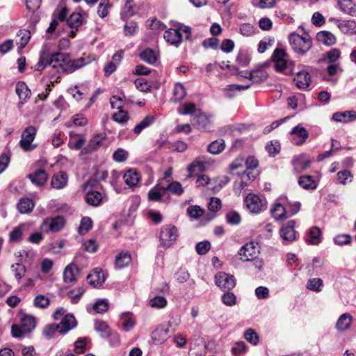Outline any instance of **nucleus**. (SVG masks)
I'll return each instance as SVG.
<instances>
[{"mask_svg": "<svg viewBox=\"0 0 356 356\" xmlns=\"http://www.w3.org/2000/svg\"><path fill=\"white\" fill-rule=\"evenodd\" d=\"M84 291L85 290L82 287H79L69 291L67 296L71 299L72 303H77Z\"/></svg>", "mask_w": 356, "mask_h": 356, "instance_id": "nucleus-56", "label": "nucleus"}, {"mask_svg": "<svg viewBox=\"0 0 356 356\" xmlns=\"http://www.w3.org/2000/svg\"><path fill=\"white\" fill-rule=\"evenodd\" d=\"M86 200L87 203L91 206H99L102 200L103 196L101 193L96 191H88L86 195Z\"/></svg>", "mask_w": 356, "mask_h": 356, "instance_id": "nucleus-30", "label": "nucleus"}, {"mask_svg": "<svg viewBox=\"0 0 356 356\" xmlns=\"http://www.w3.org/2000/svg\"><path fill=\"white\" fill-rule=\"evenodd\" d=\"M49 298L44 295H38L33 300L34 306L38 308L44 309L49 305Z\"/></svg>", "mask_w": 356, "mask_h": 356, "instance_id": "nucleus-49", "label": "nucleus"}, {"mask_svg": "<svg viewBox=\"0 0 356 356\" xmlns=\"http://www.w3.org/2000/svg\"><path fill=\"white\" fill-rule=\"evenodd\" d=\"M290 134L293 136V143L297 145H300L305 143L309 137V133L305 128L298 124L294 127Z\"/></svg>", "mask_w": 356, "mask_h": 356, "instance_id": "nucleus-11", "label": "nucleus"}, {"mask_svg": "<svg viewBox=\"0 0 356 356\" xmlns=\"http://www.w3.org/2000/svg\"><path fill=\"white\" fill-rule=\"evenodd\" d=\"M247 208L252 213H259L261 209V201L259 196L249 194L245 199Z\"/></svg>", "mask_w": 356, "mask_h": 356, "instance_id": "nucleus-15", "label": "nucleus"}, {"mask_svg": "<svg viewBox=\"0 0 356 356\" xmlns=\"http://www.w3.org/2000/svg\"><path fill=\"white\" fill-rule=\"evenodd\" d=\"M133 0H127L124 8L121 13V17L123 20L131 16H133L135 13V10L132 6Z\"/></svg>", "mask_w": 356, "mask_h": 356, "instance_id": "nucleus-48", "label": "nucleus"}, {"mask_svg": "<svg viewBox=\"0 0 356 356\" xmlns=\"http://www.w3.org/2000/svg\"><path fill=\"white\" fill-rule=\"evenodd\" d=\"M92 227V221L89 217H83L81 219L79 227V232L81 235L86 234L90 229Z\"/></svg>", "mask_w": 356, "mask_h": 356, "instance_id": "nucleus-46", "label": "nucleus"}, {"mask_svg": "<svg viewBox=\"0 0 356 356\" xmlns=\"http://www.w3.org/2000/svg\"><path fill=\"white\" fill-rule=\"evenodd\" d=\"M135 86L137 89L142 92H149L151 90V86L144 78H138L135 80Z\"/></svg>", "mask_w": 356, "mask_h": 356, "instance_id": "nucleus-55", "label": "nucleus"}, {"mask_svg": "<svg viewBox=\"0 0 356 356\" xmlns=\"http://www.w3.org/2000/svg\"><path fill=\"white\" fill-rule=\"evenodd\" d=\"M226 219L228 223L232 225H238L241 222V216L236 211H232L227 214Z\"/></svg>", "mask_w": 356, "mask_h": 356, "instance_id": "nucleus-63", "label": "nucleus"}, {"mask_svg": "<svg viewBox=\"0 0 356 356\" xmlns=\"http://www.w3.org/2000/svg\"><path fill=\"white\" fill-rule=\"evenodd\" d=\"M332 120L336 122L348 123L356 120V111H348L337 112L332 115Z\"/></svg>", "mask_w": 356, "mask_h": 356, "instance_id": "nucleus-20", "label": "nucleus"}, {"mask_svg": "<svg viewBox=\"0 0 356 356\" xmlns=\"http://www.w3.org/2000/svg\"><path fill=\"white\" fill-rule=\"evenodd\" d=\"M259 247L257 243L253 242L248 243L243 245L238 251L241 259L243 261H251L257 254L259 253Z\"/></svg>", "mask_w": 356, "mask_h": 356, "instance_id": "nucleus-9", "label": "nucleus"}, {"mask_svg": "<svg viewBox=\"0 0 356 356\" xmlns=\"http://www.w3.org/2000/svg\"><path fill=\"white\" fill-rule=\"evenodd\" d=\"M137 23L131 21L124 26V33L126 36L134 35L137 31Z\"/></svg>", "mask_w": 356, "mask_h": 356, "instance_id": "nucleus-62", "label": "nucleus"}, {"mask_svg": "<svg viewBox=\"0 0 356 356\" xmlns=\"http://www.w3.org/2000/svg\"><path fill=\"white\" fill-rule=\"evenodd\" d=\"M36 132L37 129L33 126H29L22 132L19 145L24 151H31L35 148V146L31 143L35 139Z\"/></svg>", "mask_w": 356, "mask_h": 356, "instance_id": "nucleus-7", "label": "nucleus"}, {"mask_svg": "<svg viewBox=\"0 0 356 356\" xmlns=\"http://www.w3.org/2000/svg\"><path fill=\"white\" fill-rule=\"evenodd\" d=\"M59 326L58 324H49L45 326L43 333L47 339H50L53 337L56 332H59Z\"/></svg>", "mask_w": 356, "mask_h": 356, "instance_id": "nucleus-57", "label": "nucleus"}, {"mask_svg": "<svg viewBox=\"0 0 356 356\" xmlns=\"http://www.w3.org/2000/svg\"><path fill=\"white\" fill-rule=\"evenodd\" d=\"M244 337L248 342L253 345H257L259 343V336L252 328H249L245 331Z\"/></svg>", "mask_w": 356, "mask_h": 356, "instance_id": "nucleus-52", "label": "nucleus"}, {"mask_svg": "<svg viewBox=\"0 0 356 356\" xmlns=\"http://www.w3.org/2000/svg\"><path fill=\"white\" fill-rule=\"evenodd\" d=\"M294 81H296V84L299 88L305 89L310 84V74L307 72H299L294 78Z\"/></svg>", "mask_w": 356, "mask_h": 356, "instance_id": "nucleus-28", "label": "nucleus"}, {"mask_svg": "<svg viewBox=\"0 0 356 356\" xmlns=\"http://www.w3.org/2000/svg\"><path fill=\"white\" fill-rule=\"evenodd\" d=\"M92 308L97 313H104L108 310V303L105 299L99 300L94 304Z\"/></svg>", "mask_w": 356, "mask_h": 356, "instance_id": "nucleus-59", "label": "nucleus"}, {"mask_svg": "<svg viewBox=\"0 0 356 356\" xmlns=\"http://www.w3.org/2000/svg\"><path fill=\"white\" fill-rule=\"evenodd\" d=\"M33 207L34 203L29 198H22L17 204V209L21 213H30Z\"/></svg>", "mask_w": 356, "mask_h": 356, "instance_id": "nucleus-35", "label": "nucleus"}, {"mask_svg": "<svg viewBox=\"0 0 356 356\" xmlns=\"http://www.w3.org/2000/svg\"><path fill=\"white\" fill-rule=\"evenodd\" d=\"M192 124L197 129L204 131L210 130L212 127L209 116L200 111L195 115Z\"/></svg>", "mask_w": 356, "mask_h": 356, "instance_id": "nucleus-10", "label": "nucleus"}, {"mask_svg": "<svg viewBox=\"0 0 356 356\" xmlns=\"http://www.w3.org/2000/svg\"><path fill=\"white\" fill-rule=\"evenodd\" d=\"M289 41L293 50L300 55H305L312 47V38L306 33L302 35L291 33L289 36Z\"/></svg>", "mask_w": 356, "mask_h": 356, "instance_id": "nucleus-3", "label": "nucleus"}, {"mask_svg": "<svg viewBox=\"0 0 356 356\" xmlns=\"http://www.w3.org/2000/svg\"><path fill=\"white\" fill-rule=\"evenodd\" d=\"M181 32L185 34L186 40H190L191 32L188 26H184V28L177 29H170L165 31L163 38L168 42L177 47L182 40Z\"/></svg>", "mask_w": 356, "mask_h": 356, "instance_id": "nucleus-6", "label": "nucleus"}, {"mask_svg": "<svg viewBox=\"0 0 356 356\" xmlns=\"http://www.w3.org/2000/svg\"><path fill=\"white\" fill-rule=\"evenodd\" d=\"M353 321V316L349 313L343 314L336 323V328L338 331L348 330Z\"/></svg>", "mask_w": 356, "mask_h": 356, "instance_id": "nucleus-25", "label": "nucleus"}, {"mask_svg": "<svg viewBox=\"0 0 356 356\" xmlns=\"http://www.w3.org/2000/svg\"><path fill=\"white\" fill-rule=\"evenodd\" d=\"M94 328L103 339H108L111 334V330L105 321L96 320L95 321Z\"/></svg>", "mask_w": 356, "mask_h": 356, "instance_id": "nucleus-26", "label": "nucleus"}, {"mask_svg": "<svg viewBox=\"0 0 356 356\" xmlns=\"http://www.w3.org/2000/svg\"><path fill=\"white\" fill-rule=\"evenodd\" d=\"M338 4L342 12L351 16H356V4L352 0H339Z\"/></svg>", "mask_w": 356, "mask_h": 356, "instance_id": "nucleus-27", "label": "nucleus"}, {"mask_svg": "<svg viewBox=\"0 0 356 356\" xmlns=\"http://www.w3.org/2000/svg\"><path fill=\"white\" fill-rule=\"evenodd\" d=\"M83 16L88 17L85 12H83V14L79 12L72 13L69 18L67 19V25L72 29H77L83 22Z\"/></svg>", "mask_w": 356, "mask_h": 356, "instance_id": "nucleus-23", "label": "nucleus"}, {"mask_svg": "<svg viewBox=\"0 0 356 356\" xmlns=\"http://www.w3.org/2000/svg\"><path fill=\"white\" fill-rule=\"evenodd\" d=\"M165 193L170 191L171 193L176 195H181L184 193V188L181 184L177 181L168 183L166 186L164 185Z\"/></svg>", "mask_w": 356, "mask_h": 356, "instance_id": "nucleus-40", "label": "nucleus"}, {"mask_svg": "<svg viewBox=\"0 0 356 356\" xmlns=\"http://www.w3.org/2000/svg\"><path fill=\"white\" fill-rule=\"evenodd\" d=\"M79 272V268L75 264L68 265L63 272V280L65 283L73 285L76 282V273Z\"/></svg>", "mask_w": 356, "mask_h": 356, "instance_id": "nucleus-21", "label": "nucleus"}, {"mask_svg": "<svg viewBox=\"0 0 356 356\" xmlns=\"http://www.w3.org/2000/svg\"><path fill=\"white\" fill-rule=\"evenodd\" d=\"M293 163L296 170H305L309 168L312 161L305 159L303 155H300L293 159Z\"/></svg>", "mask_w": 356, "mask_h": 356, "instance_id": "nucleus-36", "label": "nucleus"}, {"mask_svg": "<svg viewBox=\"0 0 356 356\" xmlns=\"http://www.w3.org/2000/svg\"><path fill=\"white\" fill-rule=\"evenodd\" d=\"M271 213L276 220L286 218V209L281 204H276L275 207L271 210Z\"/></svg>", "mask_w": 356, "mask_h": 356, "instance_id": "nucleus-42", "label": "nucleus"}, {"mask_svg": "<svg viewBox=\"0 0 356 356\" xmlns=\"http://www.w3.org/2000/svg\"><path fill=\"white\" fill-rule=\"evenodd\" d=\"M128 152L122 148H118L114 152L113 159L116 162L122 163L125 161L128 158Z\"/></svg>", "mask_w": 356, "mask_h": 356, "instance_id": "nucleus-54", "label": "nucleus"}, {"mask_svg": "<svg viewBox=\"0 0 356 356\" xmlns=\"http://www.w3.org/2000/svg\"><path fill=\"white\" fill-rule=\"evenodd\" d=\"M123 178L125 184L130 187L136 186L140 180L138 172L132 169L128 170L124 173Z\"/></svg>", "mask_w": 356, "mask_h": 356, "instance_id": "nucleus-32", "label": "nucleus"}, {"mask_svg": "<svg viewBox=\"0 0 356 356\" xmlns=\"http://www.w3.org/2000/svg\"><path fill=\"white\" fill-rule=\"evenodd\" d=\"M63 56L60 52L51 54V55L45 51L40 52L38 63L35 66V70L42 72L47 66H51L53 72H49L51 79H54L56 74L60 73L59 62L63 60Z\"/></svg>", "mask_w": 356, "mask_h": 356, "instance_id": "nucleus-1", "label": "nucleus"}, {"mask_svg": "<svg viewBox=\"0 0 356 356\" xmlns=\"http://www.w3.org/2000/svg\"><path fill=\"white\" fill-rule=\"evenodd\" d=\"M295 221L290 220L284 225L280 230L281 237L287 241H293L296 238V232L294 230Z\"/></svg>", "mask_w": 356, "mask_h": 356, "instance_id": "nucleus-19", "label": "nucleus"}, {"mask_svg": "<svg viewBox=\"0 0 356 356\" xmlns=\"http://www.w3.org/2000/svg\"><path fill=\"white\" fill-rule=\"evenodd\" d=\"M298 184L306 190H313L316 188V184L312 176L302 175L298 179Z\"/></svg>", "mask_w": 356, "mask_h": 356, "instance_id": "nucleus-37", "label": "nucleus"}, {"mask_svg": "<svg viewBox=\"0 0 356 356\" xmlns=\"http://www.w3.org/2000/svg\"><path fill=\"white\" fill-rule=\"evenodd\" d=\"M225 149V142L223 140H216L210 143L207 147V150L212 154H218Z\"/></svg>", "mask_w": 356, "mask_h": 356, "instance_id": "nucleus-39", "label": "nucleus"}, {"mask_svg": "<svg viewBox=\"0 0 356 356\" xmlns=\"http://www.w3.org/2000/svg\"><path fill=\"white\" fill-rule=\"evenodd\" d=\"M323 286V282L321 278H313L308 280L307 288L310 291L320 292Z\"/></svg>", "mask_w": 356, "mask_h": 356, "instance_id": "nucleus-43", "label": "nucleus"}, {"mask_svg": "<svg viewBox=\"0 0 356 356\" xmlns=\"http://www.w3.org/2000/svg\"><path fill=\"white\" fill-rule=\"evenodd\" d=\"M186 95V92L184 86L180 83H177L173 89V97L172 98V101L175 103L179 102L185 97Z\"/></svg>", "mask_w": 356, "mask_h": 356, "instance_id": "nucleus-38", "label": "nucleus"}, {"mask_svg": "<svg viewBox=\"0 0 356 356\" xmlns=\"http://www.w3.org/2000/svg\"><path fill=\"white\" fill-rule=\"evenodd\" d=\"M168 338V330L157 327L152 333V339L155 344H161Z\"/></svg>", "mask_w": 356, "mask_h": 356, "instance_id": "nucleus-24", "label": "nucleus"}, {"mask_svg": "<svg viewBox=\"0 0 356 356\" xmlns=\"http://www.w3.org/2000/svg\"><path fill=\"white\" fill-rule=\"evenodd\" d=\"M341 55L339 49L337 48L332 49L327 51L323 56L324 60H327L330 63H334L337 61Z\"/></svg>", "mask_w": 356, "mask_h": 356, "instance_id": "nucleus-51", "label": "nucleus"}, {"mask_svg": "<svg viewBox=\"0 0 356 356\" xmlns=\"http://www.w3.org/2000/svg\"><path fill=\"white\" fill-rule=\"evenodd\" d=\"M211 248V243L208 241L199 242L195 245V250L198 254L204 255L208 252Z\"/></svg>", "mask_w": 356, "mask_h": 356, "instance_id": "nucleus-53", "label": "nucleus"}, {"mask_svg": "<svg viewBox=\"0 0 356 356\" xmlns=\"http://www.w3.org/2000/svg\"><path fill=\"white\" fill-rule=\"evenodd\" d=\"M15 271V276L17 280H21L25 275L26 267L21 264H15L12 266Z\"/></svg>", "mask_w": 356, "mask_h": 356, "instance_id": "nucleus-64", "label": "nucleus"}, {"mask_svg": "<svg viewBox=\"0 0 356 356\" xmlns=\"http://www.w3.org/2000/svg\"><path fill=\"white\" fill-rule=\"evenodd\" d=\"M118 110L119 111L118 113H115L113 115V116H112L113 120H115V122L121 123V124L125 123L129 119V115H128L127 112L124 111L122 108L118 109Z\"/></svg>", "mask_w": 356, "mask_h": 356, "instance_id": "nucleus-60", "label": "nucleus"}, {"mask_svg": "<svg viewBox=\"0 0 356 356\" xmlns=\"http://www.w3.org/2000/svg\"><path fill=\"white\" fill-rule=\"evenodd\" d=\"M310 240L309 243L312 245H318L321 243V229L318 227H312L309 232Z\"/></svg>", "mask_w": 356, "mask_h": 356, "instance_id": "nucleus-44", "label": "nucleus"}, {"mask_svg": "<svg viewBox=\"0 0 356 356\" xmlns=\"http://www.w3.org/2000/svg\"><path fill=\"white\" fill-rule=\"evenodd\" d=\"M88 283L94 286H101L106 280V277L102 269L95 268L91 273L87 276Z\"/></svg>", "mask_w": 356, "mask_h": 356, "instance_id": "nucleus-14", "label": "nucleus"}, {"mask_svg": "<svg viewBox=\"0 0 356 356\" xmlns=\"http://www.w3.org/2000/svg\"><path fill=\"white\" fill-rule=\"evenodd\" d=\"M196 111V106L193 103H185L181 108L179 109V113L181 115H191Z\"/></svg>", "mask_w": 356, "mask_h": 356, "instance_id": "nucleus-61", "label": "nucleus"}, {"mask_svg": "<svg viewBox=\"0 0 356 356\" xmlns=\"http://www.w3.org/2000/svg\"><path fill=\"white\" fill-rule=\"evenodd\" d=\"M164 185L161 182H158L149 191L147 197L149 201L161 202L163 197L165 194Z\"/></svg>", "mask_w": 356, "mask_h": 356, "instance_id": "nucleus-12", "label": "nucleus"}, {"mask_svg": "<svg viewBox=\"0 0 356 356\" xmlns=\"http://www.w3.org/2000/svg\"><path fill=\"white\" fill-rule=\"evenodd\" d=\"M58 325L60 328L59 333L64 334L72 328L75 327L77 325V322L73 315L67 314L62 318L60 323Z\"/></svg>", "mask_w": 356, "mask_h": 356, "instance_id": "nucleus-13", "label": "nucleus"}, {"mask_svg": "<svg viewBox=\"0 0 356 356\" xmlns=\"http://www.w3.org/2000/svg\"><path fill=\"white\" fill-rule=\"evenodd\" d=\"M15 92L17 94L19 98L22 101H26L30 98L31 90L23 81H19L17 83L15 86Z\"/></svg>", "mask_w": 356, "mask_h": 356, "instance_id": "nucleus-31", "label": "nucleus"}, {"mask_svg": "<svg viewBox=\"0 0 356 356\" xmlns=\"http://www.w3.org/2000/svg\"><path fill=\"white\" fill-rule=\"evenodd\" d=\"M60 54L63 56V60L59 62L60 73H72L90 63L94 60V58L86 54H83L81 57L76 59H70L68 54L60 53Z\"/></svg>", "mask_w": 356, "mask_h": 356, "instance_id": "nucleus-2", "label": "nucleus"}, {"mask_svg": "<svg viewBox=\"0 0 356 356\" xmlns=\"http://www.w3.org/2000/svg\"><path fill=\"white\" fill-rule=\"evenodd\" d=\"M316 40L327 46L334 44L336 42L335 36L329 31H323L316 34Z\"/></svg>", "mask_w": 356, "mask_h": 356, "instance_id": "nucleus-29", "label": "nucleus"}, {"mask_svg": "<svg viewBox=\"0 0 356 356\" xmlns=\"http://www.w3.org/2000/svg\"><path fill=\"white\" fill-rule=\"evenodd\" d=\"M338 26L340 30L346 34L356 32V22L354 20L339 21Z\"/></svg>", "mask_w": 356, "mask_h": 356, "instance_id": "nucleus-34", "label": "nucleus"}, {"mask_svg": "<svg viewBox=\"0 0 356 356\" xmlns=\"http://www.w3.org/2000/svg\"><path fill=\"white\" fill-rule=\"evenodd\" d=\"M35 318L24 314L20 319V325L13 324L11 327V333L13 337L21 338L26 333L31 332L35 327Z\"/></svg>", "mask_w": 356, "mask_h": 356, "instance_id": "nucleus-4", "label": "nucleus"}, {"mask_svg": "<svg viewBox=\"0 0 356 356\" xmlns=\"http://www.w3.org/2000/svg\"><path fill=\"white\" fill-rule=\"evenodd\" d=\"M205 164L209 165L210 162L204 161V156H200L188 165V170L191 174L204 172Z\"/></svg>", "mask_w": 356, "mask_h": 356, "instance_id": "nucleus-22", "label": "nucleus"}, {"mask_svg": "<svg viewBox=\"0 0 356 356\" xmlns=\"http://www.w3.org/2000/svg\"><path fill=\"white\" fill-rule=\"evenodd\" d=\"M27 177L31 181V182L38 186H43L48 179V175L45 170L39 168L36 170L33 173L28 175Z\"/></svg>", "mask_w": 356, "mask_h": 356, "instance_id": "nucleus-16", "label": "nucleus"}, {"mask_svg": "<svg viewBox=\"0 0 356 356\" xmlns=\"http://www.w3.org/2000/svg\"><path fill=\"white\" fill-rule=\"evenodd\" d=\"M140 58L148 64H154L156 61L155 51L152 49L147 48L140 54Z\"/></svg>", "mask_w": 356, "mask_h": 356, "instance_id": "nucleus-41", "label": "nucleus"}, {"mask_svg": "<svg viewBox=\"0 0 356 356\" xmlns=\"http://www.w3.org/2000/svg\"><path fill=\"white\" fill-rule=\"evenodd\" d=\"M112 7V5L109 3V0H101L97 9L98 15L104 18L108 15V9Z\"/></svg>", "mask_w": 356, "mask_h": 356, "instance_id": "nucleus-47", "label": "nucleus"}, {"mask_svg": "<svg viewBox=\"0 0 356 356\" xmlns=\"http://www.w3.org/2000/svg\"><path fill=\"white\" fill-rule=\"evenodd\" d=\"M215 282L223 291H230L236 285L234 277L225 272H220L216 275Z\"/></svg>", "mask_w": 356, "mask_h": 356, "instance_id": "nucleus-8", "label": "nucleus"}, {"mask_svg": "<svg viewBox=\"0 0 356 356\" xmlns=\"http://www.w3.org/2000/svg\"><path fill=\"white\" fill-rule=\"evenodd\" d=\"M178 229L172 225H163L161 228L159 238L160 245L164 248H168L177 241L178 238Z\"/></svg>", "mask_w": 356, "mask_h": 356, "instance_id": "nucleus-5", "label": "nucleus"}, {"mask_svg": "<svg viewBox=\"0 0 356 356\" xmlns=\"http://www.w3.org/2000/svg\"><path fill=\"white\" fill-rule=\"evenodd\" d=\"M68 176L65 172L60 171L58 174L54 175L51 179L52 188L60 190L64 188L67 184Z\"/></svg>", "mask_w": 356, "mask_h": 356, "instance_id": "nucleus-18", "label": "nucleus"}, {"mask_svg": "<svg viewBox=\"0 0 356 356\" xmlns=\"http://www.w3.org/2000/svg\"><path fill=\"white\" fill-rule=\"evenodd\" d=\"M65 225V220L62 216H57L49 220H46L42 224V229L48 227L49 230L53 232H57L60 231Z\"/></svg>", "mask_w": 356, "mask_h": 356, "instance_id": "nucleus-17", "label": "nucleus"}, {"mask_svg": "<svg viewBox=\"0 0 356 356\" xmlns=\"http://www.w3.org/2000/svg\"><path fill=\"white\" fill-rule=\"evenodd\" d=\"M149 305L152 307L163 308L167 305V300L163 296H156L149 300Z\"/></svg>", "mask_w": 356, "mask_h": 356, "instance_id": "nucleus-58", "label": "nucleus"}, {"mask_svg": "<svg viewBox=\"0 0 356 356\" xmlns=\"http://www.w3.org/2000/svg\"><path fill=\"white\" fill-rule=\"evenodd\" d=\"M255 28L250 23H244L240 26L239 32L245 37H250L254 34Z\"/></svg>", "mask_w": 356, "mask_h": 356, "instance_id": "nucleus-50", "label": "nucleus"}, {"mask_svg": "<svg viewBox=\"0 0 356 356\" xmlns=\"http://www.w3.org/2000/svg\"><path fill=\"white\" fill-rule=\"evenodd\" d=\"M131 313H123L121 315V318L123 320L122 327L124 331L129 332L135 325V323L131 317Z\"/></svg>", "mask_w": 356, "mask_h": 356, "instance_id": "nucleus-45", "label": "nucleus"}, {"mask_svg": "<svg viewBox=\"0 0 356 356\" xmlns=\"http://www.w3.org/2000/svg\"><path fill=\"white\" fill-rule=\"evenodd\" d=\"M131 261V254L128 252L122 251L115 257V266L117 268H122L127 266Z\"/></svg>", "mask_w": 356, "mask_h": 356, "instance_id": "nucleus-33", "label": "nucleus"}]
</instances>
